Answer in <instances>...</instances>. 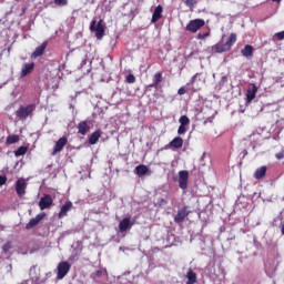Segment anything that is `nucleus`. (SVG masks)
Wrapping results in <instances>:
<instances>
[{
  "label": "nucleus",
  "instance_id": "nucleus-22",
  "mask_svg": "<svg viewBox=\"0 0 284 284\" xmlns=\"http://www.w3.org/2000/svg\"><path fill=\"white\" fill-rule=\"evenodd\" d=\"M161 81H163V73L156 72L153 77V83L149 84V88H158Z\"/></svg>",
  "mask_w": 284,
  "mask_h": 284
},
{
  "label": "nucleus",
  "instance_id": "nucleus-11",
  "mask_svg": "<svg viewBox=\"0 0 284 284\" xmlns=\"http://www.w3.org/2000/svg\"><path fill=\"white\" fill-rule=\"evenodd\" d=\"M45 219V213H40L36 217L31 219L29 223L26 225V230H32V227H37L41 221Z\"/></svg>",
  "mask_w": 284,
  "mask_h": 284
},
{
  "label": "nucleus",
  "instance_id": "nucleus-24",
  "mask_svg": "<svg viewBox=\"0 0 284 284\" xmlns=\"http://www.w3.org/2000/svg\"><path fill=\"white\" fill-rule=\"evenodd\" d=\"M265 174H267V166H261L260 169H257L255 171L254 179L260 181V179H263L265 176Z\"/></svg>",
  "mask_w": 284,
  "mask_h": 284
},
{
  "label": "nucleus",
  "instance_id": "nucleus-39",
  "mask_svg": "<svg viewBox=\"0 0 284 284\" xmlns=\"http://www.w3.org/2000/svg\"><path fill=\"white\" fill-rule=\"evenodd\" d=\"M185 87H181L179 90H178V94H180V95H183V94H185Z\"/></svg>",
  "mask_w": 284,
  "mask_h": 284
},
{
  "label": "nucleus",
  "instance_id": "nucleus-20",
  "mask_svg": "<svg viewBox=\"0 0 284 284\" xmlns=\"http://www.w3.org/2000/svg\"><path fill=\"white\" fill-rule=\"evenodd\" d=\"M169 148H174L175 150H181L183 148V138L176 136L170 143Z\"/></svg>",
  "mask_w": 284,
  "mask_h": 284
},
{
  "label": "nucleus",
  "instance_id": "nucleus-14",
  "mask_svg": "<svg viewBox=\"0 0 284 284\" xmlns=\"http://www.w3.org/2000/svg\"><path fill=\"white\" fill-rule=\"evenodd\" d=\"M45 48H48V41H44L41 45L37 47L36 50L32 52L31 57H33V59H37L38 57H43Z\"/></svg>",
  "mask_w": 284,
  "mask_h": 284
},
{
  "label": "nucleus",
  "instance_id": "nucleus-8",
  "mask_svg": "<svg viewBox=\"0 0 284 284\" xmlns=\"http://www.w3.org/2000/svg\"><path fill=\"white\" fill-rule=\"evenodd\" d=\"M53 203L54 200H52V195L44 194L39 201V207L40 210H49V207H52Z\"/></svg>",
  "mask_w": 284,
  "mask_h": 284
},
{
  "label": "nucleus",
  "instance_id": "nucleus-37",
  "mask_svg": "<svg viewBox=\"0 0 284 284\" xmlns=\"http://www.w3.org/2000/svg\"><path fill=\"white\" fill-rule=\"evenodd\" d=\"M7 182H8V178L6 175H0V186L6 185Z\"/></svg>",
  "mask_w": 284,
  "mask_h": 284
},
{
  "label": "nucleus",
  "instance_id": "nucleus-29",
  "mask_svg": "<svg viewBox=\"0 0 284 284\" xmlns=\"http://www.w3.org/2000/svg\"><path fill=\"white\" fill-rule=\"evenodd\" d=\"M10 250H12V242H7V243H4L3 244V246H2V252L4 253V254H8V252H10Z\"/></svg>",
  "mask_w": 284,
  "mask_h": 284
},
{
  "label": "nucleus",
  "instance_id": "nucleus-1",
  "mask_svg": "<svg viewBox=\"0 0 284 284\" xmlns=\"http://www.w3.org/2000/svg\"><path fill=\"white\" fill-rule=\"evenodd\" d=\"M234 43H236V33H231L225 43H223V41H220L214 44L211 50L212 52H214V54H222V52H230Z\"/></svg>",
  "mask_w": 284,
  "mask_h": 284
},
{
  "label": "nucleus",
  "instance_id": "nucleus-21",
  "mask_svg": "<svg viewBox=\"0 0 284 284\" xmlns=\"http://www.w3.org/2000/svg\"><path fill=\"white\" fill-rule=\"evenodd\" d=\"M241 52L246 59H252V57H254V47L246 44L244 49L241 50Z\"/></svg>",
  "mask_w": 284,
  "mask_h": 284
},
{
  "label": "nucleus",
  "instance_id": "nucleus-25",
  "mask_svg": "<svg viewBox=\"0 0 284 284\" xmlns=\"http://www.w3.org/2000/svg\"><path fill=\"white\" fill-rule=\"evenodd\" d=\"M186 278H187L186 284L196 283V273H194V271L192 270H189V272L186 273Z\"/></svg>",
  "mask_w": 284,
  "mask_h": 284
},
{
  "label": "nucleus",
  "instance_id": "nucleus-16",
  "mask_svg": "<svg viewBox=\"0 0 284 284\" xmlns=\"http://www.w3.org/2000/svg\"><path fill=\"white\" fill-rule=\"evenodd\" d=\"M258 92V88H256V84H253L251 89L246 92V101L247 103H252L254 99H256V93Z\"/></svg>",
  "mask_w": 284,
  "mask_h": 284
},
{
  "label": "nucleus",
  "instance_id": "nucleus-26",
  "mask_svg": "<svg viewBox=\"0 0 284 284\" xmlns=\"http://www.w3.org/2000/svg\"><path fill=\"white\" fill-rule=\"evenodd\" d=\"M7 145H12L14 143H19V135L18 134H11L6 140Z\"/></svg>",
  "mask_w": 284,
  "mask_h": 284
},
{
  "label": "nucleus",
  "instance_id": "nucleus-15",
  "mask_svg": "<svg viewBox=\"0 0 284 284\" xmlns=\"http://www.w3.org/2000/svg\"><path fill=\"white\" fill-rule=\"evenodd\" d=\"M72 210V203L70 201H67L60 209V212L58 214L59 219H63L64 216H68V213Z\"/></svg>",
  "mask_w": 284,
  "mask_h": 284
},
{
  "label": "nucleus",
  "instance_id": "nucleus-34",
  "mask_svg": "<svg viewBox=\"0 0 284 284\" xmlns=\"http://www.w3.org/2000/svg\"><path fill=\"white\" fill-rule=\"evenodd\" d=\"M185 132H187V129H185V125L180 124L178 129V134H185Z\"/></svg>",
  "mask_w": 284,
  "mask_h": 284
},
{
  "label": "nucleus",
  "instance_id": "nucleus-33",
  "mask_svg": "<svg viewBox=\"0 0 284 284\" xmlns=\"http://www.w3.org/2000/svg\"><path fill=\"white\" fill-rule=\"evenodd\" d=\"M274 37H275V39H277V41H283V39H284V31L275 33Z\"/></svg>",
  "mask_w": 284,
  "mask_h": 284
},
{
  "label": "nucleus",
  "instance_id": "nucleus-12",
  "mask_svg": "<svg viewBox=\"0 0 284 284\" xmlns=\"http://www.w3.org/2000/svg\"><path fill=\"white\" fill-rule=\"evenodd\" d=\"M132 225H134V223H132L130 217L122 219L119 223L120 233L123 234L126 230H132Z\"/></svg>",
  "mask_w": 284,
  "mask_h": 284
},
{
  "label": "nucleus",
  "instance_id": "nucleus-13",
  "mask_svg": "<svg viewBox=\"0 0 284 284\" xmlns=\"http://www.w3.org/2000/svg\"><path fill=\"white\" fill-rule=\"evenodd\" d=\"M34 72V62L26 63L22 65L20 77L23 79V77H28V74H32Z\"/></svg>",
  "mask_w": 284,
  "mask_h": 284
},
{
  "label": "nucleus",
  "instance_id": "nucleus-17",
  "mask_svg": "<svg viewBox=\"0 0 284 284\" xmlns=\"http://www.w3.org/2000/svg\"><path fill=\"white\" fill-rule=\"evenodd\" d=\"M103 131H101V129H98L95 132H93L90 136H89V145H97V143H99V138L102 136Z\"/></svg>",
  "mask_w": 284,
  "mask_h": 284
},
{
  "label": "nucleus",
  "instance_id": "nucleus-6",
  "mask_svg": "<svg viewBox=\"0 0 284 284\" xmlns=\"http://www.w3.org/2000/svg\"><path fill=\"white\" fill-rule=\"evenodd\" d=\"M189 210V206H183L182 209H179L178 213L174 216V223H176L178 225H180V223H183L185 221V217L190 216V214L192 213Z\"/></svg>",
  "mask_w": 284,
  "mask_h": 284
},
{
  "label": "nucleus",
  "instance_id": "nucleus-2",
  "mask_svg": "<svg viewBox=\"0 0 284 284\" xmlns=\"http://www.w3.org/2000/svg\"><path fill=\"white\" fill-rule=\"evenodd\" d=\"M34 110H37V104L34 103L20 105L16 111V118L18 121H27L29 118L32 119Z\"/></svg>",
  "mask_w": 284,
  "mask_h": 284
},
{
  "label": "nucleus",
  "instance_id": "nucleus-18",
  "mask_svg": "<svg viewBox=\"0 0 284 284\" xmlns=\"http://www.w3.org/2000/svg\"><path fill=\"white\" fill-rule=\"evenodd\" d=\"M163 18V7L161 4H159L152 14V23H156V21H159V19Z\"/></svg>",
  "mask_w": 284,
  "mask_h": 284
},
{
  "label": "nucleus",
  "instance_id": "nucleus-5",
  "mask_svg": "<svg viewBox=\"0 0 284 284\" xmlns=\"http://www.w3.org/2000/svg\"><path fill=\"white\" fill-rule=\"evenodd\" d=\"M71 265L69 262H60L58 264V273H57V278H59V281H62V278H65V276H68V272H70L71 270Z\"/></svg>",
  "mask_w": 284,
  "mask_h": 284
},
{
  "label": "nucleus",
  "instance_id": "nucleus-23",
  "mask_svg": "<svg viewBox=\"0 0 284 284\" xmlns=\"http://www.w3.org/2000/svg\"><path fill=\"white\" fill-rule=\"evenodd\" d=\"M148 172H150V169H148V166L144 164H140L135 168V174L138 176H145V174H148Z\"/></svg>",
  "mask_w": 284,
  "mask_h": 284
},
{
  "label": "nucleus",
  "instance_id": "nucleus-27",
  "mask_svg": "<svg viewBox=\"0 0 284 284\" xmlns=\"http://www.w3.org/2000/svg\"><path fill=\"white\" fill-rule=\"evenodd\" d=\"M28 152V146H20L14 151L16 156H23Z\"/></svg>",
  "mask_w": 284,
  "mask_h": 284
},
{
  "label": "nucleus",
  "instance_id": "nucleus-38",
  "mask_svg": "<svg viewBox=\"0 0 284 284\" xmlns=\"http://www.w3.org/2000/svg\"><path fill=\"white\" fill-rule=\"evenodd\" d=\"M197 77H199V73H196L195 75L192 77L191 82H190L191 85H194V83H196Z\"/></svg>",
  "mask_w": 284,
  "mask_h": 284
},
{
  "label": "nucleus",
  "instance_id": "nucleus-36",
  "mask_svg": "<svg viewBox=\"0 0 284 284\" xmlns=\"http://www.w3.org/2000/svg\"><path fill=\"white\" fill-rule=\"evenodd\" d=\"M158 205H159V207H161L163 205H168V201L165 199H163V197H160L158 200Z\"/></svg>",
  "mask_w": 284,
  "mask_h": 284
},
{
  "label": "nucleus",
  "instance_id": "nucleus-40",
  "mask_svg": "<svg viewBox=\"0 0 284 284\" xmlns=\"http://www.w3.org/2000/svg\"><path fill=\"white\" fill-rule=\"evenodd\" d=\"M276 159H278V161H281V159H284V153L280 152L275 154Z\"/></svg>",
  "mask_w": 284,
  "mask_h": 284
},
{
  "label": "nucleus",
  "instance_id": "nucleus-35",
  "mask_svg": "<svg viewBox=\"0 0 284 284\" xmlns=\"http://www.w3.org/2000/svg\"><path fill=\"white\" fill-rule=\"evenodd\" d=\"M207 37H210V32L199 33L197 34V39H200L201 41H203V39H207Z\"/></svg>",
  "mask_w": 284,
  "mask_h": 284
},
{
  "label": "nucleus",
  "instance_id": "nucleus-42",
  "mask_svg": "<svg viewBox=\"0 0 284 284\" xmlns=\"http://www.w3.org/2000/svg\"><path fill=\"white\" fill-rule=\"evenodd\" d=\"M26 12H28V8H22V12L20 13V17H23V14H26Z\"/></svg>",
  "mask_w": 284,
  "mask_h": 284
},
{
  "label": "nucleus",
  "instance_id": "nucleus-43",
  "mask_svg": "<svg viewBox=\"0 0 284 284\" xmlns=\"http://www.w3.org/2000/svg\"><path fill=\"white\" fill-rule=\"evenodd\" d=\"M282 234L284 235V224H283V226H282Z\"/></svg>",
  "mask_w": 284,
  "mask_h": 284
},
{
  "label": "nucleus",
  "instance_id": "nucleus-4",
  "mask_svg": "<svg viewBox=\"0 0 284 284\" xmlns=\"http://www.w3.org/2000/svg\"><path fill=\"white\" fill-rule=\"evenodd\" d=\"M204 26H205V20L194 19L186 24L185 30L186 32H192L193 34H195V32H199V30H201V28H203Z\"/></svg>",
  "mask_w": 284,
  "mask_h": 284
},
{
  "label": "nucleus",
  "instance_id": "nucleus-41",
  "mask_svg": "<svg viewBox=\"0 0 284 284\" xmlns=\"http://www.w3.org/2000/svg\"><path fill=\"white\" fill-rule=\"evenodd\" d=\"M95 276H98V277L103 276V271H97V272H95Z\"/></svg>",
  "mask_w": 284,
  "mask_h": 284
},
{
  "label": "nucleus",
  "instance_id": "nucleus-7",
  "mask_svg": "<svg viewBox=\"0 0 284 284\" xmlns=\"http://www.w3.org/2000/svg\"><path fill=\"white\" fill-rule=\"evenodd\" d=\"M67 145H68V138H65V136L60 138L55 142L51 155L57 156V154H59V152H61Z\"/></svg>",
  "mask_w": 284,
  "mask_h": 284
},
{
  "label": "nucleus",
  "instance_id": "nucleus-9",
  "mask_svg": "<svg viewBox=\"0 0 284 284\" xmlns=\"http://www.w3.org/2000/svg\"><path fill=\"white\" fill-rule=\"evenodd\" d=\"M27 187H28V182H26L23 179H19L16 182V192H17L19 199H22L23 196H26Z\"/></svg>",
  "mask_w": 284,
  "mask_h": 284
},
{
  "label": "nucleus",
  "instance_id": "nucleus-3",
  "mask_svg": "<svg viewBox=\"0 0 284 284\" xmlns=\"http://www.w3.org/2000/svg\"><path fill=\"white\" fill-rule=\"evenodd\" d=\"M90 30L91 32H95L97 39H103L105 36V27L103 26V20H99L97 23V20H92L90 23Z\"/></svg>",
  "mask_w": 284,
  "mask_h": 284
},
{
  "label": "nucleus",
  "instance_id": "nucleus-30",
  "mask_svg": "<svg viewBox=\"0 0 284 284\" xmlns=\"http://www.w3.org/2000/svg\"><path fill=\"white\" fill-rule=\"evenodd\" d=\"M186 8H194L196 6V0H185L184 1Z\"/></svg>",
  "mask_w": 284,
  "mask_h": 284
},
{
  "label": "nucleus",
  "instance_id": "nucleus-32",
  "mask_svg": "<svg viewBox=\"0 0 284 284\" xmlns=\"http://www.w3.org/2000/svg\"><path fill=\"white\" fill-rule=\"evenodd\" d=\"M54 4L60 7L68 6V0H54Z\"/></svg>",
  "mask_w": 284,
  "mask_h": 284
},
{
  "label": "nucleus",
  "instance_id": "nucleus-28",
  "mask_svg": "<svg viewBox=\"0 0 284 284\" xmlns=\"http://www.w3.org/2000/svg\"><path fill=\"white\" fill-rule=\"evenodd\" d=\"M179 123L180 125H190V118H187V115H182L180 119H179Z\"/></svg>",
  "mask_w": 284,
  "mask_h": 284
},
{
  "label": "nucleus",
  "instance_id": "nucleus-10",
  "mask_svg": "<svg viewBox=\"0 0 284 284\" xmlns=\"http://www.w3.org/2000/svg\"><path fill=\"white\" fill-rule=\"evenodd\" d=\"M190 179V173L185 170L179 172V187L181 190H187V181Z\"/></svg>",
  "mask_w": 284,
  "mask_h": 284
},
{
  "label": "nucleus",
  "instance_id": "nucleus-31",
  "mask_svg": "<svg viewBox=\"0 0 284 284\" xmlns=\"http://www.w3.org/2000/svg\"><path fill=\"white\" fill-rule=\"evenodd\" d=\"M136 82V78L134 77V74L130 73L129 75H126V83H135Z\"/></svg>",
  "mask_w": 284,
  "mask_h": 284
},
{
  "label": "nucleus",
  "instance_id": "nucleus-19",
  "mask_svg": "<svg viewBox=\"0 0 284 284\" xmlns=\"http://www.w3.org/2000/svg\"><path fill=\"white\" fill-rule=\"evenodd\" d=\"M78 132L82 134V136H85L90 132V125H88L87 121H81L78 124Z\"/></svg>",
  "mask_w": 284,
  "mask_h": 284
}]
</instances>
